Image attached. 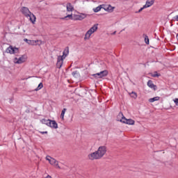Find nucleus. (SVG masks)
<instances>
[{
	"label": "nucleus",
	"mask_w": 178,
	"mask_h": 178,
	"mask_svg": "<svg viewBox=\"0 0 178 178\" xmlns=\"http://www.w3.org/2000/svg\"><path fill=\"white\" fill-rule=\"evenodd\" d=\"M143 36L145 37V44H147V45H149V38H148V35L143 34Z\"/></svg>",
	"instance_id": "obj_22"
},
{
	"label": "nucleus",
	"mask_w": 178,
	"mask_h": 178,
	"mask_svg": "<svg viewBox=\"0 0 178 178\" xmlns=\"http://www.w3.org/2000/svg\"><path fill=\"white\" fill-rule=\"evenodd\" d=\"M159 76H161V74H158L157 72H154V73L152 74V77H159Z\"/></svg>",
	"instance_id": "obj_28"
},
{
	"label": "nucleus",
	"mask_w": 178,
	"mask_h": 178,
	"mask_svg": "<svg viewBox=\"0 0 178 178\" xmlns=\"http://www.w3.org/2000/svg\"><path fill=\"white\" fill-rule=\"evenodd\" d=\"M118 122H121V123H125V124L133 125L135 122L132 119H127L124 115H123V113L120 112L117 116Z\"/></svg>",
	"instance_id": "obj_3"
},
{
	"label": "nucleus",
	"mask_w": 178,
	"mask_h": 178,
	"mask_svg": "<svg viewBox=\"0 0 178 178\" xmlns=\"http://www.w3.org/2000/svg\"><path fill=\"white\" fill-rule=\"evenodd\" d=\"M64 57L63 56H58L57 58V62H63Z\"/></svg>",
	"instance_id": "obj_26"
},
{
	"label": "nucleus",
	"mask_w": 178,
	"mask_h": 178,
	"mask_svg": "<svg viewBox=\"0 0 178 178\" xmlns=\"http://www.w3.org/2000/svg\"><path fill=\"white\" fill-rule=\"evenodd\" d=\"M27 60V56L26 55H23L19 58H14V63H17L18 65H20L22 63H24V62Z\"/></svg>",
	"instance_id": "obj_7"
},
{
	"label": "nucleus",
	"mask_w": 178,
	"mask_h": 178,
	"mask_svg": "<svg viewBox=\"0 0 178 178\" xmlns=\"http://www.w3.org/2000/svg\"><path fill=\"white\" fill-rule=\"evenodd\" d=\"M121 31H124V29H122Z\"/></svg>",
	"instance_id": "obj_34"
},
{
	"label": "nucleus",
	"mask_w": 178,
	"mask_h": 178,
	"mask_svg": "<svg viewBox=\"0 0 178 178\" xmlns=\"http://www.w3.org/2000/svg\"><path fill=\"white\" fill-rule=\"evenodd\" d=\"M66 111H67V108H63L61 111L60 118L62 119V120H63V119H65V113H66Z\"/></svg>",
	"instance_id": "obj_19"
},
{
	"label": "nucleus",
	"mask_w": 178,
	"mask_h": 178,
	"mask_svg": "<svg viewBox=\"0 0 178 178\" xmlns=\"http://www.w3.org/2000/svg\"><path fill=\"white\" fill-rule=\"evenodd\" d=\"M102 9V6H99L95 8H93V12H95V13H97V12H99V10H101Z\"/></svg>",
	"instance_id": "obj_21"
},
{
	"label": "nucleus",
	"mask_w": 178,
	"mask_h": 178,
	"mask_svg": "<svg viewBox=\"0 0 178 178\" xmlns=\"http://www.w3.org/2000/svg\"><path fill=\"white\" fill-rule=\"evenodd\" d=\"M159 97H155L149 99V102H155V101H159Z\"/></svg>",
	"instance_id": "obj_23"
},
{
	"label": "nucleus",
	"mask_w": 178,
	"mask_h": 178,
	"mask_svg": "<svg viewBox=\"0 0 178 178\" xmlns=\"http://www.w3.org/2000/svg\"><path fill=\"white\" fill-rule=\"evenodd\" d=\"M112 35H115V34H116V31H114L113 33H111Z\"/></svg>",
	"instance_id": "obj_33"
},
{
	"label": "nucleus",
	"mask_w": 178,
	"mask_h": 178,
	"mask_svg": "<svg viewBox=\"0 0 178 178\" xmlns=\"http://www.w3.org/2000/svg\"><path fill=\"white\" fill-rule=\"evenodd\" d=\"M67 55H69V47H65V49H64L63 52V58H66V56H67Z\"/></svg>",
	"instance_id": "obj_16"
},
{
	"label": "nucleus",
	"mask_w": 178,
	"mask_h": 178,
	"mask_svg": "<svg viewBox=\"0 0 178 178\" xmlns=\"http://www.w3.org/2000/svg\"><path fill=\"white\" fill-rule=\"evenodd\" d=\"M98 30V24H95L92 27H91L85 35V40H88L91 37V34L95 33V31Z\"/></svg>",
	"instance_id": "obj_4"
},
{
	"label": "nucleus",
	"mask_w": 178,
	"mask_h": 178,
	"mask_svg": "<svg viewBox=\"0 0 178 178\" xmlns=\"http://www.w3.org/2000/svg\"><path fill=\"white\" fill-rule=\"evenodd\" d=\"M46 161H48L50 165H52V166H56V168L60 169V167L59 166V162L56 161V159L51 157L50 156H47Z\"/></svg>",
	"instance_id": "obj_6"
},
{
	"label": "nucleus",
	"mask_w": 178,
	"mask_h": 178,
	"mask_svg": "<svg viewBox=\"0 0 178 178\" xmlns=\"http://www.w3.org/2000/svg\"><path fill=\"white\" fill-rule=\"evenodd\" d=\"M174 102H175V105H178V99H177V98L175 99L174 100Z\"/></svg>",
	"instance_id": "obj_30"
},
{
	"label": "nucleus",
	"mask_w": 178,
	"mask_h": 178,
	"mask_svg": "<svg viewBox=\"0 0 178 178\" xmlns=\"http://www.w3.org/2000/svg\"><path fill=\"white\" fill-rule=\"evenodd\" d=\"M146 8H144V6L143 8H140V9L138 10V11H136V13H140L142 10H144Z\"/></svg>",
	"instance_id": "obj_29"
},
{
	"label": "nucleus",
	"mask_w": 178,
	"mask_h": 178,
	"mask_svg": "<svg viewBox=\"0 0 178 178\" xmlns=\"http://www.w3.org/2000/svg\"><path fill=\"white\" fill-rule=\"evenodd\" d=\"M131 98H134V99H136L137 98V93L135 92H131Z\"/></svg>",
	"instance_id": "obj_27"
},
{
	"label": "nucleus",
	"mask_w": 178,
	"mask_h": 178,
	"mask_svg": "<svg viewBox=\"0 0 178 178\" xmlns=\"http://www.w3.org/2000/svg\"><path fill=\"white\" fill-rule=\"evenodd\" d=\"M104 10H107L108 12H113L115 7H112V6L108 5L107 8H104Z\"/></svg>",
	"instance_id": "obj_18"
},
{
	"label": "nucleus",
	"mask_w": 178,
	"mask_h": 178,
	"mask_svg": "<svg viewBox=\"0 0 178 178\" xmlns=\"http://www.w3.org/2000/svg\"><path fill=\"white\" fill-rule=\"evenodd\" d=\"M72 74L75 79H79V77H80V74L77 71H74Z\"/></svg>",
	"instance_id": "obj_20"
},
{
	"label": "nucleus",
	"mask_w": 178,
	"mask_h": 178,
	"mask_svg": "<svg viewBox=\"0 0 178 178\" xmlns=\"http://www.w3.org/2000/svg\"><path fill=\"white\" fill-rule=\"evenodd\" d=\"M73 10H74V8L72 5V3H67V12H73Z\"/></svg>",
	"instance_id": "obj_14"
},
{
	"label": "nucleus",
	"mask_w": 178,
	"mask_h": 178,
	"mask_svg": "<svg viewBox=\"0 0 178 178\" xmlns=\"http://www.w3.org/2000/svg\"><path fill=\"white\" fill-rule=\"evenodd\" d=\"M6 52H7V54H19V49L10 46L8 48L6 49Z\"/></svg>",
	"instance_id": "obj_8"
},
{
	"label": "nucleus",
	"mask_w": 178,
	"mask_h": 178,
	"mask_svg": "<svg viewBox=\"0 0 178 178\" xmlns=\"http://www.w3.org/2000/svg\"><path fill=\"white\" fill-rule=\"evenodd\" d=\"M24 41L26 42V44H29V45H35L37 42H38V40H30L29 39H24Z\"/></svg>",
	"instance_id": "obj_13"
},
{
	"label": "nucleus",
	"mask_w": 178,
	"mask_h": 178,
	"mask_svg": "<svg viewBox=\"0 0 178 178\" xmlns=\"http://www.w3.org/2000/svg\"><path fill=\"white\" fill-rule=\"evenodd\" d=\"M63 65V61H60V62H57L56 63V67H58V69H60V67H62V66Z\"/></svg>",
	"instance_id": "obj_24"
},
{
	"label": "nucleus",
	"mask_w": 178,
	"mask_h": 178,
	"mask_svg": "<svg viewBox=\"0 0 178 178\" xmlns=\"http://www.w3.org/2000/svg\"><path fill=\"white\" fill-rule=\"evenodd\" d=\"M42 87H44V85L42 84V83H39L38 86L35 89V91H38L41 90Z\"/></svg>",
	"instance_id": "obj_25"
},
{
	"label": "nucleus",
	"mask_w": 178,
	"mask_h": 178,
	"mask_svg": "<svg viewBox=\"0 0 178 178\" xmlns=\"http://www.w3.org/2000/svg\"><path fill=\"white\" fill-rule=\"evenodd\" d=\"M105 154H106V146H100L97 151L89 154L88 157L90 161H94L95 159H101Z\"/></svg>",
	"instance_id": "obj_1"
},
{
	"label": "nucleus",
	"mask_w": 178,
	"mask_h": 178,
	"mask_svg": "<svg viewBox=\"0 0 178 178\" xmlns=\"http://www.w3.org/2000/svg\"><path fill=\"white\" fill-rule=\"evenodd\" d=\"M21 12L22 15H24L26 17H29V20L34 24L35 23V15L33 14L30 10H29V8L27 7H22Z\"/></svg>",
	"instance_id": "obj_2"
},
{
	"label": "nucleus",
	"mask_w": 178,
	"mask_h": 178,
	"mask_svg": "<svg viewBox=\"0 0 178 178\" xmlns=\"http://www.w3.org/2000/svg\"><path fill=\"white\" fill-rule=\"evenodd\" d=\"M74 17L75 20H83V19H86L87 17V15L84 13H81L79 15H74Z\"/></svg>",
	"instance_id": "obj_9"
},
{
	"label": "nucleus",
	"mask_w": 178,
	"mask_h": 178,
	"mask_svg": "<svg viewBox=\"0 0 178 178\" xmlns=\"http://www.w3.org/2000/svg\"><path fill=\"white\" fill-rule=\"evenodd\" d=\"M61 20H68V19L73 20V16L72 15H68L64 17L60 18Z\"/></svg>",
	"instance_id": "obj_17"
},
{
	"label": "nucleus",
	"mask_w": 178,
	"mask_h": 178,
	"mask_svg": "<svg viewBox=\"0 0 178 178\" xmlns=\"http://www.w3.org/2000/svg\"><path fill=\"white\" fill-rule=\"evenodd\" d=\"M108 70H105L100 72L93 74L92 76L95 77V79H104V77H106V76H108Z\"/></svg>",
	"instance_id": "obj_5"
},
{
	"label": "nucleus",
	"mask_w": 178,
	"mask_h": 178,
	"mask_svg": "<svg viewBox=\"0 0 178 178\" xmlns=\"http://www.w3.org/2000/svg\"><path fill=\"white\" fill-rule=\"evenodd\" d=\"M177 37H178V33L177 34Z\"/></svg>",
	"instance_id": "obj_35"
},
{
	"label": "nucleus",
	"mask_w": 178,
	"mask_h": 178,
	"mask_svg": "<svg viewBox=\"0 0 178 178\" xmlns=\"http://www.w3.org/2000/svg\"><path fill=\"white\" fill-rule=\"evenodd\" d=\"M41 134H48V131H40Z\"/></svg>",
	"instance_id": "obj_31"
},
{
	"label": "nucleus",
	"mask_w": 178,
	"mask_h": 178,
	"mask_svg": "<svg viewBox=\"0 0 178 178\" xmlns=\"http://www.w3.org/2000/svg\"><path fill=\"white\" fill-rule=\"evenodd\" d=\"M147 86L149 87V88H152L154 90V91H156L158 90V87L156 85H154L152 80H149L147 82Z\"/></svg>",
	"instance_id": "obj_10"
},
{
	"label": "nucleus",
	"mask_w": 178,
	"mask_h": 178,
	"mask_svg": "<svg viewBox=\"0 0 178 178\" xmlns=\"http://www.w3.org/2000/svg\"><path fill=\"white\" fill-rule=\"evenodd\" d=\"M175 20H176V22H178V15H176L175 17H174Z\"/></svg>",
	"instance_id": "obj_32"
},
{
	"label": "nucleus",
	"mask_w": 178,
	"mask_h": 178,
	"mask_svg": "<svg viewBox=\"0 0 178 178\" xmlns=\"http://www.w3.org/2000/svg\"><path fill=\"white\" fill-rule=\"evenodd\" d=\"M42 123L43 124H46V126H48L49 127V126H51V120L42 119Z\"/></svg>",
	"instance_id": "obj_15"
},
{
	"label": "nucleus",
	"mask_w": 178,
	"mask_h": 178,
	"mask_svg": "<svg viewBox=\"0 0 178 178\" xmlns=\"http://www.w3.org/2000/svg\"><path fill=\"white\" fill-rule=\"evenodd\" d=\"M49 127H51V129H58V123L55 120H50V125H49Z\"/></svg>",
	"instance_id": "obj_11"
},
{
	"label": "nucleus",
	"mask_w": 178,
	"mask_h": 178,
	"mask_svg": "<svg viewBox=\"0 0 178 178\" xmlns=\"http://www.w3.org/2000/svg\"><path fill=\"white\" fill-rule=\"evenodd\" d=\"M155 2V0H147L145 5L143 6V8H149L152 6Z\"/></svg>",
	"instance_id": "obj_12"
}]
</instances>
